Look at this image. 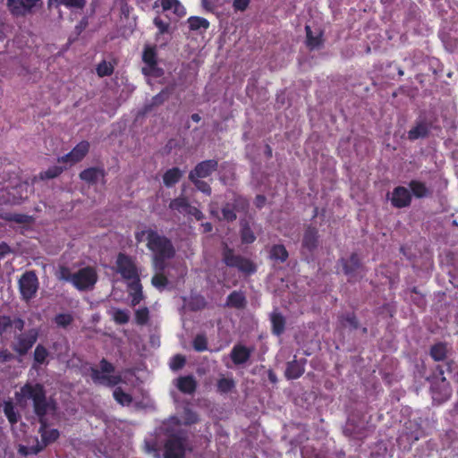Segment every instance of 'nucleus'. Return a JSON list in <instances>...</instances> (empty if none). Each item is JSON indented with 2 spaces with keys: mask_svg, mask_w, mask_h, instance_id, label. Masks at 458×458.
<instances>
[{
  "mask_svg": "<svg viewBox=\"0 0 458 458\" xmlns=\"http://www.w3.org/2000/svg\"><path fill=\"white\" fill-rule=\"evenodd\" d=\"M134 236L137 242H146L147 249L152 253L153 269L155 271L165 270L167 261L174 259L176 253L171 239L151 227L136 231Z\"/></svg>",
  "mask_w": 458,
  "mask_h": 458,
  "instance_id": "1",
  "label": "nucleus"
},
{
  "mask_svg": "<svg viewBox=\"0 0 458 458\" xmlns=\"http://www.w3.org/2000/svg\"><path fill=\"white\" fill-rule=\"evenodd\" d=\"M15 399L20 405L31 401L37 417L47 415L50 410L55 409V401L47 399V391L41 383H25L20 391L15 392Z\"/></svg>",
  "mask_w": 458,
  "mask_h": 458,
  "instance_id": "2",
  "label": "nucleus"
},
{
  "mask_svg": "<svg viewBox=\"0 0 458 458\" xmlns=\"http://www.w3.org/2000/svg\"><path fill=\"white\" fill-rule=\"evenodd\" d=\"M445 371L451 372V364L449 362L444 365H437L436 368V376L430 386L433 403L441 404L447 401L452 395L450 383L444 377Z\"/></svg>",
  "mask_w": 458,
  "mask_h": 458,
  "instance_id": "3",
  "label": "nucleus"
},
{
  "mask_svg": "<svg viewBox=\"0 0 458 458\" xmlns=\"http://www.w3.org/2000/svg\"><path fill=\"white\" fill-rule=\"evenodd\" d=\"M223 262L229 267L237 268L241 273L250 276L257 272L256 264L248 258L234 253L233 249L224 243Z\"/></svg>",
  "mask_w": 458,
  "mask_h": 458,
  "instance_id": "4",
  "label": "nucleus"
},
{
  "mask_svg": "<svg viewBox=\"0 0 458 458\" xmlns=\"http://www.w3.org/2000/svg\"><path fill=\"white\" fill-rule=\"evenodd\" d=\"M114 370V366L106 359L103 358L99 361V369L97 368L90 369V377L95 384L113 387L122 382V377L120 375H111Z\"/></svg>",
  "mask_w": 458,
  "mask_h": 458,
  "instance_id": "5",
  "label": "nucleus"
},
{
  "mask_svg": "<svg viewBox=\"0 0 458 458\" xmlns=\"http://www.w3.org/2000/svg\"><path fill=\"white\" fill-rule=\"evenodd\" d=\"M21 298L26 302L34 299L39 288L38 276L34 270L25 271L18 281Z\"/></svg>",
  "mask_w": 458,
  "mask_h": 458,
  "instance_id": "6",
  "label": "nucleus"
},
{
  "mask_svg": "<svg viewBox=\"0 0 458 458\" xmlns=\"http://www.w3.org/2000/svg\"><path fill=\"white\" fill-rule=\"evenodd\" d=\"M98 281V273L93 267H85L73 273L72 285L79 291H87L94 287Z\"/></svg>",
  "mask_w": 458,
  "mask_h": 458,
  "instance_id": "7",
  "label": "nucleus"
},
{
  "mask_svg": "<svg viewBox=\"0 0 458 458\" xmlns=\"http://www.w3.org/2000/svg\"><path fill=\"white\" fill-rule=\"evenodd\" d=\"M339 263L348 276V282H355L363 277L360 273L364 270V266L358 253L352 252L349 258H341Z\"/></svg>",
  "mask_w": 458,
  "mask_h": 458,
  "instance_id": "8",
  "label": "nucleus"
},
{
  "mask_svg": "<svg viewBox=\"0 0 458 458\" xmlns=\"http://www.w3.org/2000/svg\"><path fill=\"white\" fill-rule=\"evenodd\" d=\"M187 437L182 434L171 435L165 444L164 458H184Z\"/></svg>",
  "mask_w": 458,
  "mask_h": 458,
  "instance_id": "9",
  "label": "nucleus"
},
{
  "mask_svg": "<svg viewBox=\"0 0 458 458\" xmlns=\"http://www.w3.org/2000/svg\"><path fill=\"white\" fill-rule=\"evenodd\" d=\"M38 337L37 329L32 328L25 333L15 335V343L12 345L13 350L21 356H24L36 344Z\"/></svg>",
  "mask_w": 458,
  "mask_h": 458,
  "instance_id": "10",
  "label": "nucleus"
},
{
  "mask_svg": "<svg viewBox=\"0 0 458 458\" xmlns=\"http://www.w3.org/2000/svg\"><path fill=\"white\" fill-rule=\"evenodd\" d=\"M117 272L126 280L140 281L138 269L132 259L124 254L119 253L116 259Z\"/></svg>",
  "mask_w": 458,
  "mask_h": 458,
  "instance_id": "11",
  "label": "nucleus"
},
{
  "mask_svg": "<svg viewBox=\"0 0 458 458\" xmlns=\"http://www.w3.org/2000/svg\"><path fill=\"white\" fill-rule=\"evenodd\" d=\"M37 418L39 423L38 433L41 437L39 445L43 447V449H45L47 446L55 443L59 438L60 432L56 428H48L47 415Z\"/></svg>",
  "mask_w": 458,
  "mask_h": 458,
  "instance_id": "12",
  "label": "nucleus"
},
{
  "mask_svg": "<svg viewBox=\"0 0 458 458\" xmlns=\"http://www.w3.org/2000/svg\"><path fill=\"white\" fill-rule=\"evenodd\" d=\"M218 161L216 159H207L199 162L192 170L190 171L188 178H208L218 169Z\"/></svg>",
  "mask_w": 458,
  "mask_h": 458,
  "instance_id": "13",
  "label": "nucleus"
},
{
  "mask_svg": "<svg viewBox=\"0 0 458 458\" xmlns=\"http://www.w3.org/2000/svg\"><path fill=\"white\" fill-rule=\"evenodd\" d=\"M89 143L87 140L79 142L69 153L58 157V163H70L71 165L81 161L89 153Z\"/></svg>",
  "mask_w": 458,
  "mask_h": 458,
  "instance_id": "14",
  "label": "nucleus"
},
{
  "mask_svg": "<svg viewBox=\"0 0 458 458\" xmlns=\"http://www.w3.org/2000/svg\"><path fill=\"white\" fill-rule=\"evenodd\" d=\"M41 0H7L6 5L13 16H25Z\"/></svg>",
  "mask_w": 458,
  "mask_h": 458,
  "instance_id": "15",
  "label": "nucleus"
},
{
  "mask_svg": "<svg viewBox=\"0 0 458 458\" xmlns=\"http://www.w3.org/2000/svg\"><path fill=\"white\" fill-rule=\"evenodd\" d=\"M412 195L404 186H396L392 191L391 204L395 208H403L411 205Z\"/></svg>",
  "mask_w": 458,
  "mask_h": 458,
  "instance_id": "16",
  "label": "nucleus"
},
{
  "mask_svg": "<svg viewBox=\"0 0 458 458\" xmlns=\"http://www.w3.org/2000/svg\"><path fill=\"white\" fill-rule=\"evenodd\" d=\"M306 362V359L297 360L294 356V359L286 364L284 377L289 380L300 378L305 372Z\"/></svg>",
  "mask_w": 458,
  "mask_h": 458,
  "instance_id": "17",
  "label": "nucleus"
},
{
  "mask_svg": "<svg viewBox=\"0 0 458 458\" xmlns=\"http://www.w3.org/2000/svg\"><path fill=\"white\" fill-rule=\"evenodd\" d=\"M318 230L316 226L311 225L306 226L301 241L302 248L313 252L318 246Z\"/></svg>",
  "mask_w": 458,
  "mask_h": 458,
  "instance_id": "18",
  "label": "nucleus"
},
{
  "mask_svg": "<svg viewBox=\"0 0 458 458\" xmlns=\"http://www.w3.org/2000/svg\"><path fill=\"white\" fill-rule=\"evenodd\" d=\"M252 349L241 344H235L230 353V358L233 364L241 365L246 363L251 356Z\"/></svg>",
  "mask_w": 458,
  "mask_h": 458,
  "instance_id": "19",
  "label": "nucleus"
},
{
  "mask_svg": "<svg viewBox=\"0 0 458 458\" xmlns=\"http://www.w3.org/2000/svg\"><path fill=\"white\" fill-rule=\"evenodd\" d=\"M177 389L185 394H192L197 389V381L192 375L181 376L176 379Z\"/></svg>",
  "mask_w": 458,
  "mask_h": 458,
  "instance_id": "20",
  "label": "nucleus"
},
{
  "mask_svg": "<svg viewBox=\"0 0 458 458\" xmlns=\"http://www.w3.org/2000/svg\"><path fill=\"white\" fill-rule=\"evenodd\" d=\"M415 429H410L406 427L404 432L398 437L397 442L400 445L403 444V442H407L408 447L411 448V445L418 441L422 436V430L419 425H414Z\"/></svg>",
  "mask_w": 458,
  "mask_h": 458,
  "instance_id": "21",
  "label": "nucleus"
},
{
  "mask_svg": "<svg viewBox=\"0 0 458 458\" xmlns=\"http://www.w3.org/2000/svg\"><path fill=\"white\" fill-rule=\"evenodd\" d=\"M306 31V46L312 51L320 48L324 44L323 31L319 30L316 36L313 35L310 26H305Z\"/></svg>",
  "mask_w": 458,
  "mask_h": 458,
  "instance_id": "22",
  "label": "nucleus"
},
{
  "mask_svg": "<svg viewBox=\"0 0 458 458\" xmlns=\"http://www.w3.org/2000/svg\"><path fill=\"white\" fill-rule=\"evenodd\" d=\"M0 218L5 222L15 223L18 225H30L34 222V217L30 215L4 212L0 215Z\"/></svg>",
  "mask_w": 458,
  "mask_h": 458,
  "instance_id": "23",
  "label": "nucleus"
},
{
  "mask_svg": "<svg viewBox=\"0 0 458 458\" xmlns=\"http://www.w3.org/2000/svg\"><path fill=\"white\" fill-rule=\"evenodd\" d=\"M105 175V170L100 167H89L80 173V178L89 184L96 183L99 178H104Z\"/></svg>",
  "mask_w": 458,
  "mask_h": 458,
  "instance_id": "24",
  "label": "nucleus"
},
{
  "mask_svg": "<svg viewBox=\"0 0 458 458\" xmlns=\"http://www.w3.org/2000/svg\"><path fill=\"white\" fill-rule=\"evenodd\" d=\"M411 193L417 199L428 198L432 195V191L426 185L424 182L419 180H411L409 182Z\"/></svg>",
  "mask_w": 458,
  "mask_h": 458,
  "instance_id": "25",
  "label": "nucleus"
},
{
  "mask_svg": "<svg viewBox=\"0 0 458 458\" xmlns=\"http://www.w3.org/2000/svg\"><path fill=\"white\" fill-rule=\"evenodd\" d=\"M429 134V127L424 121H420L408 131V139L416 140L420 138H426Z\"/></svg>",
  "mask_w": 458,
  "mask_h": 458,
  "instance_id": "26",
  "label": "nucleus"
},
{
  "mask_svg": "<svg viewBox=\"0 0 458 458\" xmlns=\"http://www.w3.org/2000/svg\"><path fill=\"white\" fill-rule=\"evenodd\" d=\"M272 326V333L276 336H280L285 329V318L280 312H272L270 315Z\"/></svg>",
  "mask_w": 458,
  "mask_h": 458,
  "instance_id": "27",
  "label": "nucleus"
},
{
  "mask_svg": "<svg viewBox=\"0 0 458 458\" xmlns=\"http://www.w3.org/2000/svg\"><path fill=\"white\" fill-rule=\"evenodd\" d=\"M182 171L179 167H173L165 172L163 174V183L170 188L175 185L182 177Z\"/></svg>",
  "mask_w": 458,
  "mask_h": 458,
  "instance_id": "28",
  "label": "nucleus"
},
{
  "mask_svg": "<svg viewBox=\"0 0 458 458\" xmlns=\"http://www.w3.org/2000/svg\"><path fill=\"white\" fill-rule=\"evenodd\" d=\"M240 237L242 244H251L257 239L255 233L246 220L241 221Z\"/></svg>",
  "mask_w": 458,
  "mask_h": 458,
  "instance_id": "29",
  "label": "nucleus"
},
{
  "mask_svg": "<svg viewBox=\"0 0 458 458\" xmlns=\"http://www.w3.org/2000/svg\"><path fill=\"white\" fill-rule=\"evenodd\" d=\"M246 305V297L242 292L233 291L226 299V306L235 309H243Z\"/></svg>",
  "mask_w": 458,
  "mask_h": 458,
  "instance_id": "30",
  "label": "nucleus"
},
{
  "mask_svg": "<svg viewBox=\"0 0 458 458\" xmlns=\"http://www.w3.org/2000/svg\"><path fill=\"white\" fill-rule=\"evenodd\" d=\"M429 355L435 361H444L447 357V345L445 343L438 342L429 349Z\"/></svg>",
  "mask_w": 458,
  "mask_h": 458,
  "instance_id": "31",
  "label": "nucleus"
},
{
  "mask_svg": "<svg viewBox=\"0 0 458 458\" xmlns=\"http://www.w3.org/2000/svg\"><path fill=\"white\" fill-rule=\"evenodd\" d=\"M289 258V253L283 244H274L269 250V259L281 263L285 262Z\"/></svg>",
  "mask_w": 458,
  "mask_h": 458,
  "instance_id": "32",
  "label": "nucleus"
},
{
  "mask_svg": "<svg viewBox=\"0 0 458 458\" xmlns=\"http://www.w3.org/2000/svg\"><path fill=\"white\" fill-rule=\"evenodd\" d=\"M4 413L11 425H15L20 419L19 413L15 411V407L12 401L4 403Z\"/></svg>",
  "mask_w": 458,
  "mask_h": 458,
  "instance_id": "33",
  "label": "nucleus"
},
{
  "mask_svg": "<svg viewBox=\"0 0 458 458\" xmlns=\"http://www.w3.org/2000/svg\"><path fill=\"white\" fill-rule=\"evenodd\" d=\"M232 204L236 212L240 213H247L250 208L249 199L246 197L238 194H234Z\"/></svg>",
  "mask_w": 458,
  "mask_h": 458,
  "instance_id": "34",
  "label": "nucleus"
},
{
  "mask_svg": "<svg viewBox=\"0 0 458 458\" xmlns=\"http://www.w3.org/2000/svg\"><path fill=\"white\" fill-rule=\"evenodd\" d=\"M190 207L188 199L184 197H179L172 199L169 203V208L176 210L179 213H186Z\"/></svg>",
  "mask_w": 458,
  "mask_h": 458,
  "instance_id": "35",
  "label": "nucleus"
},
{
  "mask_svg": "<svg viewBox=\"0 0 458 458\" xmlns=\"http://www.w3.org/2000/svg\"><path fill=\"white\" fill-rule=\"evenodd\" d=\"M235 387V382L233 378L221 377L217 380V392L224 394H228Z\"/></svg>",
  "mask_w": 458,
  "mask_h": 458,
  "instance_id": "36",
  "label": "nucleus"
},
{
  "mask_svg": "<svg viewBox=\"0 0 458 458\" xmlns=\"http://www.w3.org/2000/svg\"><path fill=\"white\" fill-rule=\"evenodd\" d=\"M189 28L191 30H198L200 29L208 30L209 21L202 17L191 16L188 19Z\"/></svg>",
  "mask_w": 458,
  "mask_h": 458,
  "instance_id": "37",
  "label": "nucleus"
},
{
  "mask_svg": "<svg viewBox=\"0 0 458 458\" xmlns=\"http://www.w3.org/2000/svg\"><path fill=\"white\" fill-rule=\"evenodd\" d=\"M142 61L146 65L154 64V62H157L156 46H145L142 53Z\"/></svg>",
  "mask_w": 458,
  "mask_h": 458,
  "instance_id": "38",
  "label": "nucleus"
},
{
  "mask_svg": "<svg viewBox=\"0 0 458 458\" xmlns=\"http://www.w3.org/2000/svg\"><path fill=\"white\" fill-rule=\"evenodd\" d=\"M114 400L123 406L130 405L132 403V397L125 393L121 387H116L113 392Z\"/></svg>",
  "mask_w": 458,
  "mask_h": 458,
  "instance_id": "39",
  "label": "nucleus"
},
{
  "mask_svg": "<svg viewBox=\"0 0 458 458\" xmlns=\"http://www.w3.org/2000/svg\"><path fill=\"white\" fill-rule=\"evenodd\" d=\"M142 74L145 76L159 78L164 75V70L158 66L157 62H154V64H147L141 69Z\"/></svg>",
  "mask_w": 458,
  "mask_h": 458,
  "instance_id": "40",
  "label": "nucleus"
},
{
  "mask_svg": "<svg viewBox=\"0 0 458 458\" xmlns=\"http://www.w3.org/2000/svg\"><path fill=\"white\" fill-rule=\"evenodd\" d=\"M165 270L156 271L151 278V284L158 290H163L168 284V279L164 274Z\"/></svg>",
  "mask_w": 458,
  "mask_h": 458,
  "instance_id": "41",
  "label": "nucleus"
},
{
  "mask_svg": "<svg viewBox=\"0 0 458 458\" xmlns=\"http://www.w3.org/2000/svg\"><path fill=\"white\" fill-rule=\"evenodd\" d=\"M130 286L133 290V293H131V306H136L143 299L142 287L140 281L132 282Z\"/></svg>",
  "mask_w": 458,
  "mask_h": 458,
  "instance_id": "42",
  "label": "nucleus"
},
{
  "mask_svg": "<svg viewBox=\"0 0 458 458\" xmlns=\"http://www.w3.org/2000/svg\"><path fill=\"white\" fill-rule=\"evenodd\" d=\"M339 321L343 327L348 324L352 329L359 327V321L354 312L343 314L339 317Z\"/></svg>",
  "mask_w": 458,
  "mask_h": 458,
  "instance_id": "43",
  "label": "nucleus"
},
{
  "mask_svg": "<svg viewBox=\"0 0 458 458\" xmlns=\"http://www.w3.org/2000/svg\"><path fill=\"white\" fill-rule=\"evenodd\" d=\"M49 355L47 349L42 344H38L34 351V361L39 365L47 362Z\"/></svg>",
  "mask_w": 458,
  "mask_h": 458,
  "instance_id": "44",
  "label": "nucleus"
},
{
  "mask_svg": "<svg viewBox=\"0 0 458 458\" xmlns=\"http://www.w3.org/2000/svg\"><path fill=\"white\" fill-rule=\"evenodd\" d=\"M223 219L227 222H233L237 218L236 210L230 202L225 203L222 209Z\"/></svg>",
  "mask_w": 458,
  "mask_h": 458,
  "instance_id": "45",
  "label": "nucleus"
},
{
  "mask_svg": "<svg viewBox=\"0 0 458 458\" xmlns=\"http://www.w3.org/2000/svg\"><path fill=\"white\" fill-rule=\"evenodd\" d=\"M203 178H197V179H189L195 188L204 193L207 196H210L212 194V188L210 184L208 182H205L202 180Z\"/></svg>",
  "mask_w": 458,
  "mask_h": 458,
  "instance_id": "46",
  "label": "nucleus"
},
{
  "mask_svg": "<svg viewBox=\"0 0 458 458\" xmlns=\"http://www.w3.org/2000/svg\"><path fill=\"white\" fill-rule=\"evenodd\" d=\"M36 442H37L36 445H31V446L20 445V447L18 449L19 454L23 456H28L30 454H38L40 452H42L44 449L39 445L38 440L36 439Z\"/></svg>",
  "mask_w": 458,
  "mask_h": 458,
  "instance_id": "47",
  "label": "nucleus"
},
{
  "mask_svg": "<svg viewBox=\"0 0 458 458\" xmlns=\"http://www.w3.org/2000/svg\"><path fill=\"white\" fill-rule=\"evenodd\" d=\"M114 66L111 63H108L106 61H102L101 63H99L97 66V74L103 78V77H106V76H110L113 74L114 72Z\"/></svg>",
  "mask_w": 458,
  "mask_h": 458,
  "instance_id": "48",
  "label": "nucleus"
},
{
  "mask_svg": "<svg viewBox=\"0 0 458 458\" xmlns=\"http://www.w3.org/2000/svg\"><path fill=\"white\" fill-rule=\"evenodd\" d=\"M164 11L173 10L174 13L180 14L181 9L182 6L181 5L178 0H158Z\"/></svg>",
  "mask_w": 458,
  "mask_h": 458,
  "instance_id": "49",
  "label": "nucleus"
},
{
  "mask_svg": "<svg viewBox=\"0 0 458 458\" xmlns=\"http://www.w3.org/2000/svg\"><path fill=\"white\" fill-rule=\"evenodd\" d=\"M54 321L58 327L65 328L72 323L73 317L69 313H60L55 317Z\"/></svg>",
  "mask_w": 458,
  "mask_h": 458,
  "instance_id": "50",
  "label": "nucleus"
},
{
  "mask_svg": "<svg viewBox=\"0 0 458 458\" xmlns=\"http://www.w3.org/2000/svg\"><path fill=\"white\" fill-rule=\"evenodd\" d=\"M192 346L197 352H204L208 350V340L205 335H197L192 342Z\"/></svg>",
  "mask_w": 458,
  "mask_h": 458,
  "instance_id": "51",
  "label": "nucleus"
},
{
  "mask_svg": "<svg viewBox=\"0 0 458 458\" xmlns=\"http://www.w3.org/2000/svg\"><path fill=\"white\" fill-rule=\"evenodd\" d=\"M149 319V311L147 307L138 309L135 311V322L139 326H144Z\"/></svg>",
  "mask_w": 458,
  "mask_h": 458,
  "instance_id": "52",
  "label": "nucleus"
},
{
  "mask_svg": "<svg viewBox=\"0 0 458 458\" xmlns=\"http://www.w3.org/2000/svg\"><path fill=\"white\" fill-rule=\"evenodd\" d=\"M65 167L60 165H53L48 167L46 171L41 173L42 179H54L59 176Z\"/></svg>",
  "mask_w": 458,
  "mask_h": 458,
  "instance_id": "53",
  "label": "nucleus"
},
{
  "mask_svg": "<svg viewBox=\"0 0 458 458\" xmlns=\"http://www.w3.org/2000/svg\"><path fill=\"white\" fill-rule=\"evenodd\" d=\"M114 320L119 325H124L129 322V312L124 310L117 309L114 313Z\"/></svg>",
  "mask_w": 458,
  "mask_h": 458,
  "instance_id": "54",
  "label": "nucleus"
},
{
  "mask_svg": "<svg viewBox=\"0 0 458 458\" xmlns=\"http://www.w3.org/2000/svg\"><path fill=\"white\" fill-rule=\"evenodd\" d=\"M185 362H186V359L183 355L176 354L172 359V361L170 363V368L173 370H178L185 365Z\"/></svg>",
  "mask_w": 458,
  "mask_h": 458,
  "instance_id": "55",
  "label": "nucleus"
},
{
  "mask_svg": "<svg viewBox=\"0 0 458 458\" xmlns=\"http://www.w3.org/2000/svg\"><path fill=\"white\" fill-rule=\"evenodd\" d=\"M86 0H61L59 5H64L69 8L81 9L85 6Z\"/></svg>",
  "mask_w": 458,
  "mask_h": 458,
  "instance_id": "56",
  "label": "nucleus"
},
{
  "mask_svg": "<svg viewBox=\"0 0 458 458\" xmlns=\"http://www.w3.org/2000/svg\"><path fill=\"white\" fill-rule=\"evenodd\" d=\"M12 326L13 323L10 316L0 315V335H2Z\"/></svg>",
  "mask_w": 458,
  "mask_h": 458,
  "instance_id": "57",
  "label": "nucleus"
},
{
  "mask_svg": "<svg viewBox=\"0 0 458 458\" xmlns=\"http://www.w3.org/2000/svg\"><path fill=\"white\" fill-rule=\"evenodd\" d=\"M72 276L73 273L64 266L60 267L59 268V278L67 282H71L72 284Z\"/></svg>",
  "mask_w": 458,
  "mask_h": 458,
  "instance_id": "58",
  "label": "nucleus"
},
{
  "mask_svg": "<svg viewBox=\"0 0 458 458\" xmlns=\"http://www.w3.org/2000/svg\"><path fill=\"white\" fill-rule=\"evenodd\" d=\"M186 214L193 216L198 221H200L204 218V214L198 208L191 205H190Z\"/></svg>",
  "mask_w": 458,
  "mask_h": 458,
  "instance_id": "59",
  "label": "nucleus"
},
{
  "mask_svg": "<svg viewBox=\"0 0 458 458\" xmlns=\"http://www.w3.org/2000/svg\"><path fill=\"white\" fill-rule=\"evenodd\" d=\"M167 98V93L165 90H162L156 96L152 98V106H159L163 104Z\"/></svg>",
  "mask_w": 458,
  "mask_h": 458,
  "instance_id": "60",
  "label": "nucleus"
},
{
  "mask_svg": "<svg viewBox=\"0 0 458 458\" xmlns=\"http://www.w3.org/2000/svg\"><path fill=\"white\" fill-rule=\"evenodd\" d=\"M250 4V0H233V7L235 11H245Z\"/></svg>",
  "mask_w": 458,
  "mask_h": 458,
  "instance_id": "61",
  "label": "nucleus"
},
{
  "mask_svg": "<svg viewBox=\"0 0 458 458\" xmlns=\"http://www.w3.org/2000/svg\"><path fill=\"white\" fill-rule=\"evenodd\" d=\"M185 424L187 425L194 424L199 420L198 415L190 409L185 411Z\"/></svg>",
  "mask_w": 458,
  "mask_h": 458,
  "instance_id": "62",
  "label": "nucleus"
},
{
  "mask_svg": "<svg viewBox=\"0 0 458 458\" xmlns=\"http://www.w3.org/2000/svg\"><path fill=\"white\" fill-rule=\"evenodd\" d=\"M218 0H201L202 7L208 12H214L217 6Z\"/></svg>",
  "mask_w": 458,
  "mask_h": 458,
  "instance_id": "63",
  "label": "nucleus"
},
{
  "mask_svg": "<svg viewBox=\"0 0 458 458\" xmlns=\"http://www.w3.org/2000/svg\"><path fill=\"white\" fill-rule=\"evenodd\" d=\"M411 292L412 293H415L416 294V297L412 300V301L417 304L419 307H421L423 305H425V300H424V297L421 295V294H419L418 291H417V287H413Z\"/></svg>",
  "mask_w": 458,
  "mask_h": 458,
  "instance_id": "64",
  "label": "nucleus"
}]
</instances>
